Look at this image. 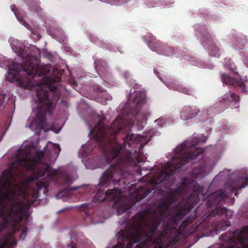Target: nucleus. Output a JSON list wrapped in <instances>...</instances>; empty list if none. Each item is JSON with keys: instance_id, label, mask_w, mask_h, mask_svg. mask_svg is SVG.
<instances>
[{"instance_id": "nucleus-12", "label": "nucleus", "mask_w": 248, "mask_h": 248, "mask_svg": "<svg viewBox=\"0 0 248 248\" xmlns=\"http://www.w3.org/2000/svg\"><path fill=\"white\" fill-rule=\"evenodd\" d=\"M200 111L199 108L191 106H185L180 111V118L183 120L191 119L196 117Z\"/></svg>"}, {"instance_id": "nucleus-23", "label": "nucleus", "mask_w": 248, "mask_h": 248, "mask_svg": "<svg viewBox=\"0 0 248 248\" xmlns=\"http://www.w3.org/2000/svg\"><path fill=\"white\" fill-rule=\"evenodd\" d=\"M202 35L203 37H205L207 39H209V36L210 37L206 29L204 30V32L202 34Z\"/></svg>"}, {"instance_id": "nucleus-8", "label": "nucleus", "mask_w": 248, "mask_h": 248, "mask_svg": "<svg viewBox=\"0 0 248 248\" xmlns=\"http://www.w3.org/2000/svg\"><path fill=\"white\" fill-rule=\"evenodd\" d=\"M239 100L240 98L238 95L229 92L226 93L219 101L215 104L214 107L219 108V110L217 112V113L225 109L229 106L232 108H238Z\"/></svg>"}, {"instance_id": "nucleus-28", "label": "nucleus", "mask_w": 248, "mask_h": 248, "mask_svg": "<svg viewBox=\"0 0 248 248\" xmlns=\"http://www.w3.org/2000/svg\"><path fill=\"white\" fill-rule=\"evenodd\" d=\"M155 170V169H153L152 170Z\"/></svg>"}, {"instance_id": "nucleus-13", "label": "nucleus", "mask_w": 248, "mask_h": 248, "mask_svg": "<svg viewBox=\"0 0 248 248\" xmlns=\"http://www.w3.org/2000/svg\"><path fill=\"white\" fill-rule=\"evenodd\" d=\"M95 68L98 72V74L101 76V75L106 71L107 68V63L102 60H97L94 61Z\"/></svg>"}, {"instance_id": "nucleus-1", "label": "nucleus", "mask_w": 248, "mask_h": 248, "mask_svg": "<svg viewBox=\"0 0 248 248\" xmlns=\"http://www.w3.org/2000/svg\"><path fill=\"white\" fill-rule=\"evenodd\" d=\"M201 173L193 169L192 178H184L159 201L153 217L144 227L134 224L118 233L119 242L112 248H167L175 245L177 227L185 216L200 203L203 187L196 179Z\"/></svg>"}, {"instance_id": "nucleus-16", "label": "nucleus", "mask_w": 248, "mask_h": 248, "mask_svg": "<svg viewBox=\"0 0 248 248\" xmlns=\"http://www.w3.org/2000/svg\"><path fill=\"white\" fill-rule=\"evenodd\" d=\"M176 90L181 93L188 95H190L192 92V91L191 89L187 88L181 84L177 85V88Z\"/></svg>"}, {"instance_id": "nucleus-6", "label": "nucleus", "mask_w": 248, "mask_h": 248, "mask_svg": "<svg viewBox=\"0 0 248 248\" xmlns=\"http://www.w3.org/2000/svg\"><path fill=\"white\" fill-rule=\"evenodd\" d=\"M248 185V176L246 175L238 177L236 180H230L227 182L225 183V191L219 189L210 194L206 199V207L208 208L212 207L216 208L206 214L203 222H208L211 217L216 216H225V218L228 219L229 212L227 211L226 208L220 205L225 203L231 194L234 193L235 196H237V191L245 188Z\"/></svg>"}, {"instance_id": "nucleus-5", "label": "nucleus", "mask_w": 248, "mask_h": 248, "mask_svg": "<svg viewBox=\"0 0 248 248\" xmlns=\"http://www.w3.org/2000/svg\"><path fill=\"white\" fill-rule=\"evenodd\" d=\"M31 205L0 204V248H14L16 244L13 233L20 230L19 239H24L28 228L21 223L24 209Z\"/></svg>"}, {"instance_id": "nucleus-10", "label": "nucleus", "mask_w": 248, "mask_h": 248, "mask_svg": "<svg viewBox=\"0 0 248 248\" xmlns=\"http://www.w3.org/2000/svg\"><path fill=\"white\" fill-rule=\"evenodd\" d=\"M148 45L153 51L166 56L169 55V51H170V48L155 38L151 39L149 41Z\"/></svg>"}, {"instance_id": "nucleus-3", "label": "nucleus", "mask_w": 248, "mask_h": 248, "mask_svg": "<svg viewBox=\"0 0 248 248\" xmlns=\"http://www.w3.org/2000/svg\"><path fill=\"white\" fill-rule=\"evenodd\" d=\"M196 145L189 144L187 141L178 145L174 150L175 156L172 157L171 162H167L150 175L144 176L142 180L145 183L138 186L133 193V199L121 203L118 212H127L153 190V194H163L165 189H169L174 184L176 170L190 160L196 159L203 153V149L197 148Z\"/></svg>"}, {"instance_id": "nucleus-20", "label": "nucleus", "mask_w": 248, "mask_h": 248, "mask_svg": "<svg viewBox=\"0 0 248 248\" xmlns=\"http://www.w3.org/2000/svg\"><path fill=\"white\" fill-rule=\"evenodd\" d=\"M109 3L113 4H117L118 3H125L126 2V0H107Z\"/></svg>"}, {"instance_id": "nucleus-2", "label": "nucleus", "mask_w": 248, "mask_h": 248, "mask_svg": "<svg viewBox=\"0 0 248 248\" xmlns=\"http://www.w3.org/2000/svg\"><path fill=\"white\" fill-rule=\"evenodd\" d=\"M97 125L92 129L93 134L98 142L107 141L109 144L105 151L106 160L116 159L115 163L111 164L102 174L99 179L100 186L108 187L111 184L118 185L120 188L114 187L108 189L105 193L98 191L93 200L103 202L105 200L117 202L122 193L130 184L128 180L129 173L127 171L128 165L135 166L138 162L142 161L141 149L149 141L146 136H135L130 133L132 127L130 123L124 121L122 118L117 117L109 126L102 125L103 118L98 116Z\"/></svg>"}, {"instance_id": "nucleus-7", "label": "nucleus", "mask_w": 248, "mask_h": 248, "mask_svg": "<svg viewBox=\"0 0 248 248\" xmlns=\"http://www.w3.org/2000/svg\"><path fill=\"white\" fill-rule=\"evenodd\" d=\"M218 248H248V225L223 233Z\"/></svg>"}, {"instance_id": "nucleus-27", "label": "nucleus", "mask_w": 248, "mask_h": 248, "mask_svg": "<svg viewBox=\"0 0 248 248\" xmlns=\"http://www.w3.org/2000/svg\"><path fill=\"white\" fill-rule=\"evenodd\" d=\"M76 243H77V244H78V239H77V240H76Z\"/></svg>"}, {"instance_id": "nucleus-18", "label": "nucleus", "mask_w": 248, "mask_h": 248, "mask_svg": "<svg viewBox=\"0 0 248 248\" xmlns=\"http://www.w3.org/2000/svg\"><path fill=\"white\" fill-rule=\"evenodd\" d=\"M16 6L14 5L13 6V7L12 8V11L14 12V14H15V15L16 16L17 18L18 19V20L24 26H25L27 28L29 29V27H30V25L27 23L26 22V21L22 19H20L19 18V17L17 16V13H16Z\"/></svg>"}, {"instance_id": "nucleus-24", "label": "nucleus", "mask_w": 248, "mask_h": 248, "mask_svg": "<svg viewBox=\"0 0 248 248\" xmlns=\"http://www.w3.org/2000/svg\"><path fill=\"white\" fill-rule=\"evenodd\" d=\"M213 49H211V52L213 53V55H214V56L218 57L219 56L218 51L217 52H215L214 53H213Z\"/></svg>"}, {"instance_id": "nucleus-25", "label": "nucleus", "mask_w": 248, "mask_h": 248, "mask_svg": "<svg viewBox=\"0 0 248 248\" xmlns=\"http://www.w3.org/2000/svg\"><path fill=\"white\" fill-rule=\"evenodd\" d=\"M58 149L59 152H60V151H61V148H60V147L59 146H58Z\"/></svg>"}, {"instance_id": "nucleus-11", "label": "nucleus", "mask_w": 248, "mask_h": 248, "mask_svg": "<svg viewBox=\"0 0 248 248\" xmlns=\"http://www.w3.org/2000/svg\"><path fill=\"white\" fill-rule=\"evenodd\" d=\"M221 77L222 82L225 84L232 85L235 87L238 86L243 93H248V91L246 89V85L243 81L232 78L228 75L224 73L221 74Z\"/></svg>"}, {"instance_id": "nucleus-17", "label": "nucleus", "mask_w": 248, "mask_h": 248, "mask_svg": "<svg viewBox=\"0 0 248 248\" xmlns=\"http://www.w3.org/2000/svg\"><path fill=\"white\" fill-rule=\"evenodd\" d=\"M236 43L235 44L236 47L238 49H242V47L245 45L246 40L245 38L238 37L236 40Z\"/></svg>"}, {"instance_id": "nucleus-15", "label": "nucleus", "mask_w": 248, "mask_h": 248, "mask_svg": "<svg viewBox=\"0 0 248 248\" xmlns=\"http://www.w3.org/2000/svg\"><path fill=\"white\" fill-rule=\"evenodd\" d=\"M230 226V224H228L226 221H223V222L219 223L216 225L215 228L214 230L216 232L224 231L226 230L227 228Z\"/></svg>"}, {"instance_id": "nucleus-19", "label": "nucleus", "mask_w": 248, "mask_h": 248, "mask_svg": "<svg viewBox=\"0 0 248 248\" xmlns=\"http://www.w3.org/2000/svg\"><path fill=\"white\" fill-rule=\"evenodd\" d=\"M91 204L88 203H85L82 204H81L79 207V210L80 211H83L85 213H87L88 212V210L89 208L91 207Z\"/></svg>"}, {"instance_id": "nucleus-29", "label": "nucleus", "mask_w": 248, "mask_h": 248, "mask_svg": "<svg viewBox=\"0 0 248 248\" xmlns=\"http://www.w3.org/2000/svg\"><path fill=\"white\" fill-rule=\"evenodd\" d=\"M60 194H61V193H60ZM59 194H57V196H59Z\"/></svg>"}, {"instance_id": "nucleus-9", "label": "nucleus", "mask_w": 248, "mask_h": 248, "mask_svg": "<svg viewBox=\"0 0 248 248\" xmlns=\"http://www.w3.org/2000/svg\"><path fill=\"white\" fill-rule=\"evenodd\" d=\"M146 101V95L144 92H136L131 107V113L133 115H138L140 110Z\"/></svg>"}, {"instance_id": "nucleus-22", "label": "nucleus", "mask_w": 248, "mask_h": 248, "mask_svg": "<svg viewBox=\"0 0 248 248\" xmlns=\"http://www.w3.org/2000/svg\"><path fill=\"white\" fill-rule=\"evenodd\" d=\"M66 248H77L76 243L72 241L71 243L67 246Z\"/></svg>"}, {"instance_id": "nucleus-26", "label": "nucleus", "mask_w": 248, "mask_h": 248, "mask_svg": "<svg viewBox=\"0 0 248 248\" xmlns=\"http://www.w3.org/2000/svg\"><path fill=\"white\" fill-rule=\"evenodd\" d=\"M71 189L72 190H75V189H76V188L72 187Z\"/></svg>"}, {"instance_id": "nucleus-21", "label": "nucleus", "mask_w": 248, "mask_h": 248, "mask_svg": "<svg viewBox=\"0 0 248 248\" xmlns=\"http://www.w3.org/2000/svg\"><path fill=\"white\" fill-rule=\"evenodd\" d=\"M228 68H229L230 71H232L234 73L236 72L237 69L234 63H231L230 66L228 67Z\"/></svg>"}, {"instance_id": "nucleus-14", "label": "nucleus", "mask_w": 248, "mask_h": 248, "mask_svg": "<svg viewBox=\"0 0 248 248\" xmlns=\"http://www.w3.org/2000/svg\"><path fill=\"white\" fill-rule=\"evenodd\" d=\"M196 220V217L195 216H190L189 217H188L186 219L184 220L182 223L181 224L180 227L181 228H184L186 229L187 228L188 226L192 223L194 221Z\"/></svg>"}, {"instance_id": "nucleus-4", "label": "nucleus", "mask_w": 248, "mask_h": 248, "mask_svg": "<svg viewBox=\"0 0 248 248\" xmlns=\"http://www.w3.org/2000/svg\"><path fill=\"white\" fill-rule=\"evenodd\" d=\"M19 55L22 59V63H14L9 68V74L12 76L13 80H19V73L21 71L33 78H42V81L36 82V85L34 87L31 86V90H35L36 97L39 104L37 107L36 117L32 120L29 124V127L33 129H43L46 122V114L50 113L53 106L59 99L60 93L57 87L58 83L61 80L59 78L55 79L50 77L45 76V72L41 69L35 58L28 54L24 51L21 50Z\"/></svg>"}]
</instances>
